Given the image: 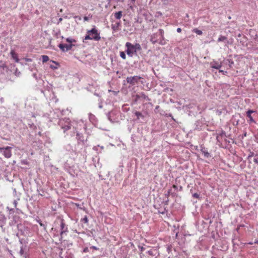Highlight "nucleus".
I'll return each instance as SVG.
<instances>
[{"label": "nucleus", "instance_id": "nucleus-1", "mask_svg": "<svg viewBox=\"0 0 258 258\" xmlns=\"http://www.w3.org/2000/svg\"><path fill=\"white\" fill-rule=\"evenodd\" d=\"M101 39L100 32L96 28L95 26L91 30H87V34L83 40V42L85 43L86 40H91L95 41H98Z\"/></svg>", "mask_w": 258, "mask_h": 258}, {"label": "nucleus", "instance_id": "nucleus-2", "mask_svg": "<svg viewBox=\"0 0 258 258\" xmlns=\"http://www.w3.org/2000/svg\"><path fill=\"white\" fill-rule=\"evenodd\" d=\"M58 125L63 130V133L71 129L72 124V122L69 118H64L59 120L58 122Z\"/></svg>", "mask_w": 258, "mask_h": 258}, {"label": "nucleus", "instance_id": "nucleus-3", "mask_svg": "<svg viewBox=\"0 0 258 258\" xmlns=\"http://www.w3.org/2000/svg\"><path fill=\"white\" fill-rule=\"evenodd\" d=\"M125 47H126L125 52L129 56L132 57L134 54H137V52L135 49L134 46H133V44L129 42H126L125 43Z\"/></svg>", "mask_w": 258, "mask_h": 258}, {"label": "nucleus", "instance_id": "nucleus-4", "mask_svg": "<svg viewBox=\"0 0 258 258\" xmlns=\"http://www.w3.org/2000/svg\"><path fill=\"white\" fill-rule=\"evenodd\" d=\"M11 149L12 147L8 146L6 147H0V152L2 153L6 158H9L12 156Z\"/></svg>", "mask_w": 258, "mask_h": 258}, {"label": "nucleus", "instance_id": "nucleus-5", "mask_svg": "<svg viewBox=\"0 0 258 258\" xmlns=\"http://www.w3.org/2000/svg\"><path fill=\"white\" fill-rule=\"evenodd\" d=\"M141 78L140 77L138 76L127 77L126 78V82L127 83H129L132 85H134L135 84V83H138Z\"/></svg>", "mask_w": 258, "mask_h": 258}, {"label": "nucleus", "instance_id": "nucleus-6", "mask_svg": "<svg viewBox=\"0 0 258 258\" xmlns=\"http://www.w3.org/2000/svg\"><path fill=\"white\" fill-rule=\"evenodd\" d=\"M73 46H74V45L72 44H60L58 45V47L62 51H67L68 50H71Z\"/></svg>", "mask_w": 258, "mask_h": 258}, {"label": "nucleus", "instance_id": "nucleus-7", "mask_svg": "<svg viewBox=\"0 0 258 258\" xmlns=\"http://www.w3.org/2000/svg\"><path fill=\"white\" fill-rule=\"evenodd\" d=\"M6 221V217L1 211H0V227H3L5 225Z\"/></svg>", "mask_w": 258, "mask_h": 258}, {"label": "nucleus", "instance_id": "nucleus-8", "mask_svg": "<svg viewBox=\"0 0 258 258\" xmlns=\"http://www.w3.org/2000/svg\"><path fill=\"white\" fill-rule=\"evenodd\" d=\"M8 71H10L11 72H14L16 76H19L20 74V72L18 71L17 68H16L14 65H11L9 67Z\"/></svg>", "mask_w": 258, "mask_h": 258}, {"label": "nucleus", "instance_id": "nucleus-9", "mask_svg": "<svg viewBox=\"0 0 258 258\" xmlns=\"http://www.w3.org/2000/svg\"><path fill=\"white\" fill-rule=\"evenodd\" d=\"M8 68H7L6 64L0 61V75L4 74L5 71H8Z\"/></svg>", "mask_w": 258, "mask_h": 258}, {"label": "nucleus", "instance_id": "nucleus-10", "mask_svg": "<svg viewBox=\"0 0 258 258\" xmlns=\"http://www.w3.org/2000/svg\"><path fill=\"white\" fill-rule=\"evenodd\" d=\"M64 226H65V224L64 223V222H63V220H61V224H60V227H61V232H60V238L59 239V240H61L62 238V235L63 234L67 231V228L66 229V230H64Z\"/></svg>", "mask_w": 258, "mask_h": 258}, {"label": "nucleus", "instance_id": "nucleus-11", "mask_svg": "<svg viewBox=\"0 0 258 258\" xmlns=\"http://www.w3.org/2000/svg\"><path fill=\"white\" fill-rule=\"evenodd\" d=\"M158 35L157 33L153 34L150 39V41L152 42V43L155 44L156 43L158 42Z\"/></svg>", "mask_w": 258, "mask_h": 258}, {"label": "nucleus", "instance_id": "nucleus-12", "mask_svg": "<svg viewBox=\"0 0 258 258\" xmlns=\"http://www.w3.org/2000/svg\"><path fill=\"white\" fill-rule=\"evenodd\" d=\"M201 151L202 154L204 155V157L206 158H209L210 157V153L208 152L207 149L205 147H202L201 149Z\"/></svg>", "mask_w": 258, "mask_h": 258}, {"label": "nucleus", "instance_id": "nucleus-13", "mask_svg": "<svg viewBox=\"0 0 258 258\" xmlns=\"http://www.w3.org/2000/svg\"><path fill=\"white\" fill-rule=\"evenodd\" d=\"M254 112V111L252 110H248L246 112V115L249 118V120L251 122H254V120L251 116V114L252 113Z\"/></svg>", "mask_w": 258, "mask_h": 258}, {"label": "nucleus", "instance_id": "nucleus-14", "mask_svg": "<svg viewBox=\"0 0 258 258\" xmlns=\"http://www.w3.org/2000/svg\"><path fill=\"white\" fill-rule=\"evenodd\" d=\"M211 67L214 69L219 70L221 67V64L217 62H213L211 63Z\"/></svg>", "mask_w": 258, "mask_h": 258}, {"label": "nucleus", "instance_id": "nucleus-15", "mask_svg": "<svg viewBox=\"0 0 258 258\" xmlns=\"http://www.w3.org/2000/svg\"><path fill=\"white\" fill-rule=\"evenodd\" d=\"M76 138L78 140L84 143V138L82 134H80L79 133H77Z\"/></svg>", "mask_w": 258, "mask_h": 258}, {"label": "nucleus", "instance_id": "nucleus-16", "mask_svg": "<svg viewBox=\"0 0 258 258\" xmlns=\"http://www.w3.org/2000/svg\"><path fill=\"white\" fill-rule=\"evenodd\" d=\"M18 229L19 231L21 232L22 235L24 234V231L23 229H25V227L21 224H18L17 225Z\"/></svg>", "mask_w": 258, "mask_h": 258}, {"label": "nucleus", "instance_id": "nucleus-17", "mask_svg": "<svg viewBox=\"0 0 258 258\" xmlns=\"http://www.w3.org/2000/svg\"><path fill=\"white\" fill-rule=\"evenodd\" d=\"M11 54L12 57L14 59H15L16 62L19 61V58H18L17 54L15 52V51L14 50H12L11 51Z\"/></svg>", "mask_w": 258, "mask_h": 258}, {"label": "nucleus", "instance_id": "nucleus-18", "mask_svg": "<svg viewBox=\"0 0 258 258\" xmlns=\"http://www.w3.org/2000/svg\"><path fill=\"white\" fill-rule=\"evenodd\" d=\"M135 115L137 117V119H139L140 118H144V115L139 111H136L135 113Z\"/></svg>", "mask_w": 258, "mask_h": 258}, {"label": "nucleus", "instance_id": "nucleus-19", "mask_svg": "<svg viewBox=\"0 0 258 258\" xmlns=\"http://www.w3.org/2000/svg\"><path fill=\"white\" fill-rule=\"evenodd\" d=\"M122 16V12L118 11L117 12L115 13L114 17L116 19H120Z\"/></svg>", "mask_w": 258, "mask_h": 258}, {"label": "nucleus", "instance_id": "nucleus-20", "mask_svg": "<svg viewBox=\"0 0 258 258\" xmlns=\"http://www.w3.org/2000/svg\"><path fill=\"white\" fill-rule=\"evenodd\" d=\"M120 25L119 22H117L114 25H111V28L114 31H117L118 30V28L119 26Z\"/></svg>", "mask_w": 258, "mask_h": 258}, {"label": "nucleus", "instance_id": "nucleus-21", "mask_svg": "<svg viewBox=\"0 0 258 258\" xmlns=\"http://www.w3.org/2000/svg\"><path fill=\"white\" fill-rule=\"evenodd\" d=\"M133 46H134L135 49L137 52L138 50H141L142 48L140 44L136 43L135 45H133Z\"/></svg>", "mask_w": 258, "mask_h": 258}, {"label": "nucleus", "instance_id": "nucleus-22", "mask_svg": "<svg viewBox=\"0 0 258 258\" xmlns=\"http://www.w3.org/2000/svg\"><path fill=\"white\" fill-rule=\"evenodd\" d=\"M159 34H158V36H160V37L162 39H164V31L162 29H160L159 30Z\"/></svg>", "mask_w": 258, "mask_h": 258}, {"label": "nucleus", "instance_id": "nucleus-23", "mask_svg": "<svg viewBox=\"0 0 258 258\" xmlns=\"http://www.w3.org/2000/svg\"><path fill=\"white\" fill-rule=\"evenodd\" d=\"M42 62L43 63L47 62L49 60V57L47 55H42Z\"/></svg>", "mask_w": 258, "mask_h": 258}, {"label": "nucleus", "instance_id": "nucleus-24", "mask_svg": "<svg viewBox=\"0 0 258 258\" xmlns=\"http://www.w3.org/2000/svg\"><path fill=\"white\" fill-rule=\"evenodd\" d=\"M19 254H20V256L25 257V258H26V254L25 253L22 247H21V249L19 251Z\"/></svg>", "mask_w": 258, "mask_h": 258}, {"label": "nucleus", "instance_id": "nucleus-25", "mask_svg": "<svg viewBox=\"0 0 258 258\" xmlns=\"http://www.w3.org/2000/svg\"><path fill=\"white\" fill-rule=\"evenodd\" d=\"M227 40V37L224 36L220 35L218 39V41H224Z\"/></svg>", "mask_w": 258, "mask_h": 258}, {"label": "nucleus", "instance_id": "nucleus-26", "mask_svg": "<svg viewBox=\"0 0 258 258\" xmlns=\"http://www.w3.org/2000/svg\"><path fill=\"white\" fill-rule=\"evenodd\" d=\"M194 32H195L196 34H197L198 35H202L203 32L201 30H199L198 29H195L194 30Z\"/></svg>", "mask_w": 258, "mask_h": 258}, {"label": "nucleus", "instance_id": "nucleus-27", "mask_svg": "<svg viewBox=\"0 0 258 258\" xmlns=\"http://www.w3.org/2000/svg\"><path fill=\"white\" fill-rule=\"evenodd\" d=\"M66 41L69 42L70 44H72V42H76V40L74 39H72L71 38H68L66 39Z\"/></svg>", "mask_w": 258, "mask_h": 258}, {"label": "nucleus", "instance_id": "nucleus-28", "mask_svg": "<svg viewBox=\"0 0 258 258\" xmlns=\"http://www.w3.org/2000/svg\"><path fill=\"white\" fill-rule=\"evenodd\" d=\"M120 57H121L122 59H125V58H126V55H125V54L124 52H123V51H120Z\"/></svg>", "mask_w": 258, "mask_h": 258}, {"label": "nucleus", "instance_id": "nucleus-29", "mask_svg": "<svg viewBox=\"0 0 258 258\" xmlns=\"http://www.w3.org/2000/svg\"><path fill=\"white\" fill-rule=\"evenodd\" d=\"M141 97L143 98L146 100H150V99L148 98V97L144 93H142L141 94Z\"/></svg>", "mask_w": 258, "mask_h": 258}, {"label": "nucleus", "instance_id": "nucleus-30", "mask_svg": "<svg viewBox=\"0 0 258 258\" xmlns=\"http://www.w3.org/2000/svg\"><path fill=\"white\" fill-rule=\"evenodd\" d=\"M82 220L85 223H87L88 222V220L87 216H85L84 218L82 219Z\"/></svg>", "mask_w": 258, "mask_h": 258}, {"label": "nucleus", "instance_id": "nucleus-31", "mask_svg": "<svg viewBox=\"0 0 258 258\" xmlns=\"http://www.w3.org/2000/svg\"><path fill=\"white\" fill-rule=\"evenodd\" d=\"M192 197L194 198H195L196 199H199L200 198V195L197 193H195L192 195Z\"/></svg>", "mask_w": 258, "mask_h": 258}, {"label": "nucleus", "instance_id": "nucleus-32", "mask_svg": "<svg viewBox=\"0 0 258 258\" xmlns=\"http://www.w3.org/2000/svg\"><path fill=\"white\" fill-rule=\"evenodd\" d=\"M219 135L221 137L226 136V133L224 131H222Z\"/></svg>", "mask_w": 258, "mask_h": 258}, {"label": "nucleus", "instance_id": "nucleus-33", "mask_svg": "<svg viewBox=\"0 0 258 258\" xmlns=\"http://www.w3.org/2000/svg\"><path fill=\"white\" fill-rule=\"evenodd\" d=\"M110 114H111V113H110V112H108V113L107 114V118H108V119L110 121H112V119H111V118Z\"/></svg>", "mask_w": 258, "mask_h": 258}, {"label": "nucleus", "instance_id": "nucleus-34", "mask_svg": "<svg viewBox=\"0 0 258 258\" xmlns=\"http://www.w3.org/2000/svg\"><path fill=\"white\" fill-rule=\"evenodd\" d=\"M171 189H169L168 190L167 192L165 194V196L167 198H168L170 193H171Z\"/></svg>", "mask_w": 258, "mask_h": 258}, {"label": "nucleus", "instance_id": "nucleus-35", "mask_svg": "<svg viewBox=\"0 0 258 258\" xmlns=\"http://www.w3.org/2000/svg\"><path fill=\"white\" fill-rule=\"evenodd\" d=\"M254 153L253 152H250L248 156V159L251 158V157L253 156Z\"/></svg>", "mask_w": 258, "mask_h": 258}, {"label": "nucleus", "instance_id": "nucleus-36", "mask_svg": "<svg viewBox=\"0 0 258 258\" xmlns=\"http://www.w3.org/2000/svg\"><path fill=\"white\" fill-rule=\"evenodd\" d=\"M90 248L94 249V250H98L99 249V248L95 246H92L90 247Z\"/></svg>", "mask_w": 258, "mask_h": 258}, {"label": "nucleus", "instance_id": "nucleus-37", "mask_svg": "<svg viewBox=\"0 0 258 258\" xmlns=\"http://www.w3.org/2000/svg\"><path fill=\"white\" fill-rule=\"evenodd\" d=\"M25 60H26V61L27 62H31L32 61V59L29 58H25Z\"/></svg>", "mask_w": 258, "mask_h": 258}, {"label": "nucleus", "instance_id": "nucleus-38", "mask_svg": "<svg viewBox=\"0 0 258 258\" xmlns=\"http://www.w3.org/2000/svg\"><path fill=\"white\" fill-rule=\"evenodd\" d=\"M139 248H140V249L141 250V251H143L145 250V248L143 246H139Z\"/></svg>", "mask_w": 258, "mask_h": 258}, {"label": "nucleus", "instance_id": "nucleus-39", "mask_svg": "<svg viewBox=\"0 0 258 258\" xmlns=\"http://www.w3.org/2000/svg\"><path fill=\"white\" fill-rule=\"evenodd\" d=\"M219 72H220V73H222L224 75H226L227 73V72L226 71H224L221 70H219Z\"/></svg>", "mask_w": 258, "mask_h": 258}, {"label": "nucleus", "instance_id": "nucleus-40", "mask_svg": "<svg viewBox=\"0 0 258 258\" xmlns=\"http://www.w3.org/2000/svg\"><path fill=\"white\" fill-rule=\"evenodd\" d=\"M39 223L40 225L41 226L43 227L44 229H45V228H46L45 225L44 224H43L42 222H39Z\"/></svg>", "mask_w": 258, "mask_h": 258}, {"label": "nucleus", "instance_id": "nucleus-41", "mask_svg": "<svg viewBox=\"0 0 258 258\" xmlns=\"http://www.w3.org/2000/svg\"><path fill=\"white\" fill-rule=\"evenodd\" d=\"M50 67L52 69H56L57 67L53 65H50Z\"/></svg>", "mask_w": 258, "mask_h": 258}, {"label": "nucleus", "instance_id": "nucleus-42", "mask_svg": "<svg viewBox=\"0 0 258 258\" xmlns=\"http://www.w3.org/2000/svg\"><path fill=\"white\" fill-rule=\"evenodd\" d=\"M84 252H87L89 251L88 248L87 247H86L83 250Z\"/></svg>", "mask_w": 258, "mask_h": 258}, {"label": "nucleus", "instance_id": "nucleus-43", "mask_svg": "<svg viewBox=\"0 0 258 258\" xmlns=\"http://www.w3.org/2000/svg\"><path fill=\"white\" fill-rule=\"evenodd\" d=\"M177 32L178 33H180V32H181V29L180 28H178L177 29Z\"/></svg>", "mask_w": 258, "mask_h": 258}, {"label": "nucleus", "instance_id": "nucleus-44", "mask_svg": "<svg viewBox=\"0 0 258 258\" xmlns=\"http://www.w3.org/2000/svg\"><path fill=\"white\" fill-rule=\"evenodd\" d=\"M148 253L149 254L152 255H153V252L152 250H149L148 251Z\"/></svg>", "mask_w": 258, "mask_h": 258}, {"label": "nucleus", "instance_id": "nucleus-45", "mask_svg": "<svg viewBox=\"0 0 258 258\" xmlns=\"http://www.w3.org/2000/svg\"><path fill=\"white\" fill-rule=\"evenodd\" d=\"M253 161L255 163H258V159L257 158H254Z\"/></svg>", "mask_w": 258, "mask_h": 258}, {"label": "nucleus", "instance_id": "nucleus-46", "mask_svg": "<svg viewBox=\"0 0 258 258\" xmlns=\"http://www.w3.org/2000/svg\"><path fill=\"white\" fill-rule=\"evenodd\" d=\"M33 77L37 79L36 74L34 73L33 74Z\"/></svg>", "mask_w": 258, "mask_h": 258}, {"label": "nucleus", "instance_id": "nucleus-47", "mask_svg": "<svg viewBox=\"0 0 258 258\" xmlns=\"http://www.w3.org/2000/svg\"><path fill=\"white\" fill-rule=\"evenodd\" d=\"M62 19L61 18L59 19L58 23L62 21Z\"/></svg>", "mask_w": 258, "mask_h": 258}, {"label": "nucleus", "instance_id": "nucleus-48", "mask_svg": "<svg viewBox=\"0 0 258 258\" xmlns=\"http://www.w3.org/2000/svg\"><path fill=\"white\" fill-rule=\"evenodd\" d=\"M84 19V20H85V21L88 20V18L87 17H85Z\"/></svg>", "mask_w": 258, "mask_h": 258}, {"label": "nucleus", "instance_id": "nucleus-49", "mask_svg": "<svg viewBox=\"0 0 258 258\" xmlns=\"http://www.w3.org/2000/svg\"><path fill=\"white\" fill-rule=\"evenodd\" d=\"M52 62H54V63H55L56 65L57 64V63H56L55 61H52Z\"/></svg>", "mask_w": 258, "mask_h": 258}, {"label": "nucleus", "instance_id": "nucleus-50", "mask_svg": "<svg viewBox=\"0 0 258 258\" xmlns=\"http://www.w3.org/2000/svg\"><path fill=\"white\" fill-rule=\"evenodd\" d=\"M158 107H159V106H157L156 107V109H157Z\"/></svg>", "mask_w": 258, "mask_h": 258}, {"label": "nucleus", "instance_id": "nucleus-51", "mask_svg": "<svg viewBox=\"0 0 258 258\" xmlns=\"http://www.w3.org/2000/svg\"><path fill=\"white\" fill-rule=\"evenodd\" d=\"M1 101L3 102V98H2L1 99Z\"/></svg>", "mask_w": 258, "mask_h": 258}, {"label": "nucleus", "instance_id": "nucleus-52", "mask_svg": "<svg viewBox=\"0 0 258 258\" xmlns=\"http://www.w3.org/2000/svg\"><path fill=\"white\" fill-rule=\"evenodd\" d=\"M211 258H217V257H214V256H212V257H211Z\"/></svg>", "mask_w": 258, "mask_h": 258}, {"label": "nucleus", "instance_id": "nucleus-53", "mask_svg": "<svg viewBox=\"0 0 258 258\" xmlns=\"http://www.w3.org/2000/svg\"><path fill=\"white\" fill-rule=\"evenodd\" d=\"M76 205H77L78 207H79V204H76Z\"/></svg>", "mask_w": 258, "mask_h": 258}, {"label": "nucleus", "instance_id": "nucleus-54", "mask_svg": "<svg viewBox=\"0 0 258 258\" xmlns=\"http://www.w3.org/2000/svg\"><path fill=\"white\" fill-rule=\"evenodd\" d=\"M111 1V0H108V2L109 3Z\"/></svg>", "mask_w": 258, "mask_h": 258}, {"label": "nucleus", "instance_id": "nucleus-55", "mask_svg": "<svg viewBox=\"0 0 258 258\" xmlns=\"http://www.w3.org/2000/svg\"><path fill=\"white\" fill-rule=\"evenodd\" d=\"M244 136H246V133H245V134H244Z\"/></svg>", "mask_w": 258, "mask_h": 258}, {"label": "nucleus", "instance_id": "nucleus-56", "mask_svg": "<svg viewBox=\"0 0 258 258\" xmlns=\"http://www.w3.org/2000/svg\"><path fill=\"white\" fill-rule=\"evenodd\" d=\"M132 1L134 2V1H135L136 0H132Z\"/></svg>", "mask_w": 258, "mask_h": 258}, {"label": "nucleus", "instance_id": "nucleus-57", "mask_svg": "<svg viewBox=\"0 0 258 258\" xmlns=\"http://www.w3.org/2000/svg\"><path fill=\"white\" fill-rule=\"evenodd\" d=\"M168 258H170V257H168Z\"/></svg>", "mask_w": 258, "mask_h": 258}]
</instances>
